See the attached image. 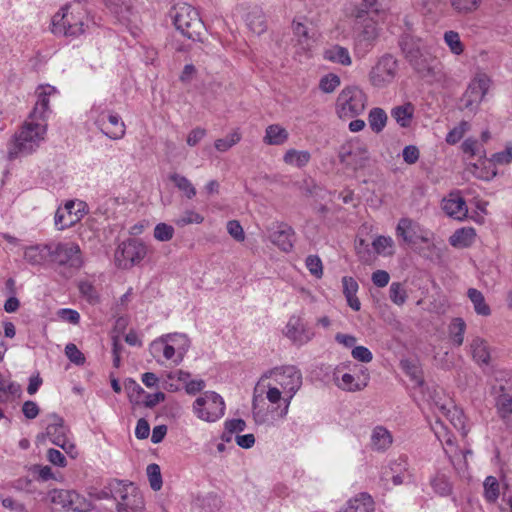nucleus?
Segmentation results:
<instances>
[{
    "instance_id": "1",
    "label": "nucleus",
    "mask_w": 512,
    "mask_h": 512,
    "mask_svg": "<svg viewBox=\"0 0 512 512\" xmlns=\"http://www.w3.org/2000/svg\"><path fill=\"white\" fill-rule=\"evenodd\" d=\"M301 386L300 369L294 365H282L264 372L255 390L265 391V398L272 405L271 412L276 413L280 418H285Z\"/></svg>"
},
{
    "instance_id": "2",
    "label": "nucleus",
    "mask_w": 512,
    "mask_h": 512,
    "mask_svg": "<svg viewBox=\"0 0 512 512\" xmlns=\"http://www.w3.org/2000/svg\"><path fill=\"white\" fill-rule=\"evenodd\" d=\"M47 129L46 121L27 117L7 143V159L14 161L36 153L46 138Z\"/></svg>"
},
{
    "instance_id": "3",
    "label": "nucleus",
    "mask_w": 512,
    "mask_h": 512,
    "mask_svg": "<svg viewBox=\"0 0 512 512\" xmlns=\"http://www.w3.org/2000/svg\"><path fill=\"white\" fill-rule=\"evenodd\" d=\"M190 348L191 339L186 333L172 332L151 341L148 351L157 364L177 367L184 361Z\"/></svg>"
},
{
    "instance_id": "4",
    "label": "nucleus",
    "mask_w": 512,
    "mask_h": 512,
    "mask_svg": "<svg viewBox=\"0 0 512 512\" xmlns=\"http://www.w3.org/2000/svg\"><path fill=\"white\" fill-rule=\"evenodd\" d=\"M90 18L85 5L74 1L62 6L51 21V31L58 36L77 38L88 28Z\"/></svg>"
},
{
    "instance_id": "5",
    "label": "nucleus",
    "mask_w": 512,
    "mask_h": 512,
    "mask_svg": "<svg viewBox=\"0 0 512 512\" xmlns=\"http://www.w3.org/2000/svg\"><path fill=\"white\" fill-rule=\"evenodd\" d=\"M367 106V95L358 86H347L338 94L336 114L341 119H351L362 114Z\"/></svg>"
},
{
    "instance_id": "6",
    "label": "nucleus",
    "mask_w": 512,
    "mask_h": 512,
    "mask_svg": "<svg viewBox=\"0 0 512 512\" xmlns=\"http://www.w3.org/2000/svg\"><path fill=\"white\" fill-rule=\"evenodd\" d=\"M173 22L183 36L193 41L199 40L204 30L198 11L187 3L174 7Z\"/></svg>"
},
{
    "instance_id": "7",
    "label": "nucleus",
    "mask_w": 512,
    "mask_h": 512,
    "mask_svg": "<svg viewBox=\"0 0 512 512\" xmlns=\"http://www.w3.org/2000/svg\"><path fill=\"white\" fill-rule=\"evenodd\" d=\"M225 401L214 391H206L195 399L192 404L194 415L201 421L214 423L225 414Z\"/></svg>"
},
{
    "instance_id": "8",
    "label": "nucleus",
    "mask_w": 512,
    "mask_h": 512,
    "mask_svg": "<svg viewBox=\"0 0 512 512\" xmlns=\"http://www.w3.org/2000/svg\"><path fill=\"white\" fill-rule=\"evenodd\" d=\"M399 72L398 60L389 53L380 56L371 67L369 83L378 89H383L394 83Z\"/></svg>"
},
{
    "instance_id": "9",
    "label": "nucleus",
    "mask_w": 512,
    "mask_h": 512,
    "mask_svg": "<svg viewBox=\"0 0 512 512\" xmlns=\"http://www.w3.org/2000/svg\"><path fill=\"white\" fill-rule=\"evenodd\" d=\"M492 80L485 73H477L469 82L462 96L464 109L476 112L487 95Z\"/></svg>"
},
{
    "instance_id": "10",
    "label": "nucleus",
    "mask_w": 512,
    "mask_h": 512,
    "mask_svg": "<svg viewBox=\"0 0 512 512\" xmlns=\"http://www.w3.org/2000/svg\"><path fill=\"white\" fill-rule=\"evenodd\" d=\"M147 255L146 245L136 239H129L117 247L114 258L119 268L129 269L141 262Z\"/></svg>"
},
{
    "instance_id": "11",
    "label": "nucleus",
    "mask_w": 512,
    "mask_h": 512,
    "mask_svg": "<svg viewBox=\"0 0 512 512\" xmlns=\"http://www.w3.org/2000/svg\"><path fill=\"white\" fill-rule=\"evenodd\" d=\"M118 512H142L145 501L140 490L132 483L120 482L116 488Z\"/></svg>"
},
{
    "instance_id": "12",
    "label": "nucleus",
    "mask_w": 512,
    "mask_h": 512,
    "mask_svg": "<svg viewBox=\"0 0 512 512\" xmlns=\"http://www.w3.org/2000/svg\"><path fill=\"white\" fill-rule=\"evenodd\" d=\"M49 249L51 261L58 265L79 268L83 263L81 249L75 242L49 243Z\"/></svg>"
},
{
    "instance_id": "13",
    "label": "nucleus",
    "mask_w": 512,
    "mask_h": 512,
    "mask_svg": "<svg viewBox=\"0 0 512 512\" xmlns=\"http://www.w3.org/2000/svg\"><path fill=\"white\" fill-rule=\"evenodd\" d=\"M340 163L353 171L362 169L369 160L367 147L359 141H349L340 147Z\"/></svg>"
},
{
    "instance_id": "14",
    "label": "nucleus",
    "mask_w": 512,
    "mask_h": 512,
    "mask_svg": "<svg viewBox=\"0 0 512 512\" xmlns=\"http://www.w3.org/2000/svg\"><path fill=\"white\" fill-rule=\"evenodd\" d=\"M87 213V205L81 200H69L55 213L54 223L58 230H64L78 223Z\"/></svg>"
},
{
    "instance_id": "15",
    "label": "nucleus",
    "mask_w": 512,
    "mask_h": 512,
    "mask_svg": "<svg viewBox=\"0 0 512 512\" xmlns=\"http://www.w3.org/2000/svg\"><path fill=\"white\" fill-rule=\"evenodd\" d=\"M428 396V400L433 405V408L447 418L456 429L461 430L465 436L467 431L465 430V416L462 410L457 408L451 401H442L440 394L436 390L428 392Z\"/></svg>"
},
{
    "instance_id": "16",
    "label": "nucleus",
    "mask_w": 512,
    "mask_h": 512,
    "mask_svg": "<svg viewBox=\"0 0 512 512\" xmlns=\"http://www.w3.org/2000/svg\"><path fill=\"white\" fill-rule=\"evenodd\" d=\"M50 419L51 422L46 427V436L54 445L75 457V445L67 435L68 429L65 427L63 419L56 414H52Z\"/></svg>"
},
{
    "instance_id": "17",
    "label": "nucleus",
    "mask_w": 512,
    "mask_h": 512,
    "mask_svg": "<svg viewBox=\"0 0 512 512\" xmlns=\"http://www.w3.org/2000/svg\"><path fill=\"white\" fill-rule=\"evenodd\" d=\"M346 364L338 365L333 371V381L335 385L346 392H358L363 390L368 385L369 374L366 370H362L363 379L359 376H354L348 372H344Z\"/></svg>"
},
{
    "instance_id": "18",
    "label": "nucleus",
    "mask_w": 512,
    "mask_h": 512,
    "mask_svg": "<svg viewBox=\"0 0 512 512\" xmlns=\"http://www.w3.org/2000/svg\"><path fill=\"white\" fill-rule=\"evenodd\" d=\"M57 90L49 84L39 85L35 91L36 102L33 110L28 117L37 121H46L49 112V104L51 96L55 95Z\"/></svg>"
},
{
    "instance_id": "19",
    "label": "nucleus",
    "mask_w": 512,
    "mask_h": 512,
    "mask_svg": "<svg viewBox=\"0 0 512 512\" xmlns=\"http://www.w3.org/2000/svg\"><path fill=\"white\" fill-rule=\"evenodd\" d=\"M396 235L408 244L415 243L417 240L423 243L430 241L428 233L424 232L420 225L410 218H401L398 221Z\"/></svg>"
},
{
    "instance_id": "20",
    "label": "nucleus",
    "mask_w": 512,
    "mask_h": 512,
    "mask_svg": "<svg viewBox=\"0 0 512 512\" xmlns=\"http://www.w3.org/2000/svg\"><path fill=\"white\" fill-rule=\"evenodd\" d=\"M285 336L297 345H305L310 342L314 334L306 327L299 315H292L284 329Z\"/></svg>"
},
{
    "instance_id": "21",
    "label": "nucleus",
    "mask_w": 512,
    "mask_h": 512,
    "mask_svg": "<svg viewBox=\"0 0 512 512\" xmlns=\"http://www.w3.org/2000/svg\"><path fill=\"white\" fill-rule=\"evenodd\" d=\"M442 209L448 217L457 221H463L468 216V207L460 191H453L443 198Z\"/></svg>"
},
{
    "instance_id": "22",
    "label": "nucleus",
    "mask_w": 512,
    "mask_h": 512,
    "mask_svg": "<svg viewBox=\"0 0 512 512\" xmlns=\"http://www.w3.org/2000/svg\"><path fill=\"white\" fill-rule=\"evenodd\" d=\"M400 48L405 55V58L418 70V72H425L429 74L431 68L426 64V59H422L423 55L420 51L419 46L415 45L413 38L406 36L400 41Z\"/></svg>"
},
{
    "instance_id": "23",
    "label": "nucleus",
    "mask_w": 512,
    "mask_h": 512,
    "mask_svg": "<svg viewBox=\"0 0 512 512\" xmlns=\"http://www.w3.org/2000/svg\"><path fill=\"white\" fill-rule=\"evenodd\" d=\"M50 258L49 244L26 246L23 250L24 260L32 266H42Z\"/></svg>"
},
{
    "instance_id": "24",
    "label": "nucleus",
    "mask_w": 512,
    "mask_h": 512,
    "mask_svg": "<svg viewBox=\"0 0 512 512\" xmlns=\"http://www.w3.org/2000/svg\"><path fill=\"white\" fill-rule=\"evenodd\" d=\"M136 0H106V6L121 22H128L133 16Z\"/></svg>"
},
{
    "instance_id": "25",
    "label": "nucleus",
    "mask_w": 512,
    "mask_h": 512,
    "mask_svg": "<svg viewBox=\"0 0 512 512\" xmlns=\"http://www.w3.org/2000/svg\"><path fill=\"white\" fill-rule=\"evenodd\" d=\"M338 512H374V501L366 493L349 499Z\"/></svg>"
},
{
    "instance_id": "26",
    "label": "nucleus",
    "mask_w": 512,
    "mask_h": 512,
    "mask_svg": "<svg viewBox=\"0 0 512 512\" xmlns=\"http://www.w3.org/2000/svg\"><path fill=\"white\" fill-rule=\"evenodd\" d=\"M342 292L346 298L348 306L354 310L359 311L361 309V302L357 297L359 285L357 281L351 276L342 277Z\"/></svg>"
},
{
    "instance_id": "27",
    "label": "nucleus",
    "mask_w": 512,
    "mask_h": 512,
    "mask_svg": "<svg viewBox=\"0 0 512 512\" xmlns=\"http://www.w3.org/2000/svg\"><path fill=\"white\" fill-rule=\"evenodd\" d=\"M470 354L479 365H487L490 361V349L487 341L479 336L472 338L469 344Z\"/></svg>"
},
{
    "instance_id": "28",
    "label": "nucleus",
    "mask_w": 512,
    "mask_h": 512,
    "mask_svg": "<svg viewBox=\"0 0 512 512\" xmlns=\"http://www.w3.org/2000/svg\"><path fill=\"white\" fill-rule=\"evenodd\" d=\"M429 483L433 492L440 497H448L453 493V484L444 471L435 472Z\"/></svg>"
},
{
    "instance_id": "29",
    "label": "nucleus",
    "mask_w": 512,
    "mask_h": 512,
    "mask_svg": "<svg viewBox=\"0 0 512 512\" xmlns=\"http://www.w3.org/2000/svg\"><path fill=\"white\" fill-rule=\"evenodd\" d=\"M289 139L288 130L280 124L268 125L265 129L263 142L266 145L281 146Z\"/></svg>"
},
{
    "instance_id": "30",
    "label": "nucleus",
    "mask_w": 512,
    "mask_h": 512,
    "mask_svg": "<svg viewBox=\"0 0 512 512\" xmlns=\"http://www.w3.org/2000/svg\"><path fill=\"white\" fill-rule=\"evenodd\" d=\"M311 160V153L308 150L290 148L283 154V162L290 167L304 168Z\"/></svg>"
},
{
    "instance_id": "31",
    "label": "nucleus",
    "mask_w": 512,
    "mask_h": 512,
    "mask_svg": "<svg viewBox=\"0 0 512 512\" xmlns=\"http://www.w3.org/2000/svg\"><path fill=\"white\" fill-rule=\"evenodd\" d=\"M476 240V230L472 227L457 229L449 238V243L455 248H466Z\"/></svg>"
},
{
    "instance_id": "32",
    "label": "nucleus",
    "mask_w": 512,
    "mask_h": 512,
    "mask_svg": "<svg viewBox=\"0 0 512 512\" xmlns=\"http://www.w3.org/2000/svg\"><path fill=\"white\" fill-rule=\"evenodd\" d=\"M379 32L380 29L376 21L370 18L364 19L362 28L357 36V41L359 43H365L368 46H373L379 37Z\"/></svg>"
},
{
    "instance_id": "33",
    "label": "nucleus",
    "mask_w": 512,
    "mask_h": 512,
    "mask_svg": "<svg viewBox=\"0 0 512 512\" xmlns=\"http://www.w3.org/2000/svg\"><path fill=\"white\" fill-rule=\"evenodd\" d=\"M323 58L342 66H350L352 64V59L348 49L340 45H333L325 49L323 52Z\"/></svg>"
},
{
    "instance_id": "34",
    "label": "nucleus",
    "mask_w": 512,
    "mask_h": 512,
    "mask_svg": "<svg viewBox=\"0 0 512 512\" xmlns=\"http://www.w3.org/2000/svg\"><path fill=\"white\" fill-rule=\"evenodd\" d=\"M393 443L392 434L383 426H376L371 434L372 447L377 451H385Z\"/></svg>"
},
{
    "instance_id": "35",
    "label": "nucleus",
    "mask_w": 512,
    "mask_h": 512,
    "mask_svg": "<svg viewBox=\"0 0 512 512\" xmlns=\"http://www.w3.org/2000/svg\"><path fill=\"white\" fill-rule=\"evenodd\" d=\"M108 121L112 125V129L105 131L103 129V122L98 119L96 123L101 127L102 132L112 140H120L125 136L126 126L122 119L117 114H110Z\"/></svg>"
},
{
    "instance_id": "36",
    "label": "nucleus",
    "mask_w": 512,
    "mask_h": 512,
    "mask_svg": "<svg viewBox=\"0 0 512 512\" xmlns=\"http://www.w3.org/2000/svg\"><path fill=\"white\" fill-rule=\"evenodd\" d=\"M414 110V106L411 103H405L392 108L391 116L400 127L407 128L412 122Z\"/></svg>"
},
{
    "instance_id": "37",
    "label": "nucleus",
    "mask_w": 512,
    "mask_h": 512,
    "mask_svg": "<svg viewBox=\"0 0 512 512\" xmlns=\"http://www.w3.org/2000/svg\"><path fill=\"white\" fill-rule=\"evenodd\" d=\"M467 296L473 305L475 313L479 316L488 317L491 315V308L487 304L485 297L481 291L476 288H469Z\"/></svg>"
},
{
    "instance_id": "38",
    "label": "nucleus",
    "mask_w": 512,
    "mask_h": 512,
    "mask_svg": "<svg viewBox=\"0 0 512 512\" xmlns=\"http://www.w3.org/2000/svg\"><path fill=\"white\" fill-rule=\"evenodd\" d=\"M169 179L172 181L174 186L182 193V195L188 200H191L196 196V187L192 183V181L188 179L186 176L181 175L179 173H173L169 176Z\"/></svg>"
},
{
    "instance_id": "39",
    "label": "nucleus",
    "mask_w": 512,
    "mask_h": 512,
    "mask_svg": "<svg viewBox=\"0 0 512 512\" xmlns=\"http://www.w3.org/2000/svg\"><path fill=\"white\" fill-rule=\"evenodd\" d=\"M372 247L378 255L389 257L395 253V242L390 236L378 235L372 241Z\"/></svg>"
},
{
    "instance_id": "40",
    "label": "nucleus",
    "mask_w": 512,
    "mask_h": 512,
    "mask_svg": "<svg viewBox=\"0 0 512 512\" xmlns=\"http://www.w3.org/2000/svg\"><path fill=\"white\" fill-rule=\"evenodd\" d=\"M449 338L453 345L459 347L464 342L466 323L462 318H454L449 325Z\"/></svg>"
},
{
    "instance_id": "41",
    "label": "nucleus",
    "mask_w": 512,
    "mask_h": 512,
    "mask_svg": "<svg viewBox=\"0 0 512 512\" xmlns=\"http://www.w3.org/2000/svg\"><path fill=\"white\" fill-rule=\"evenodd\" d=\"M500 495V484L496 477L487 476L483 482L484 499L491 504L496 503Z\"/></svg>"
},
{
    "instance_id": "42",
    "label": "nucleus",
    "mask_w": 512,
    "mask_h": 512,
    "mask_svg": "<svg viewBox=\"0 0 512 512\" xmlns=\"http://www.w3.org/2000/svg\"><path fill=\"white\" fill-rule=\"evenodd\" d=\"M386 112L379 107L372 108L368 114V123L371 130L375 133H380L386 126L387 123Z\"/></svg>"
},
{
    "instance_id": "43",
    "label": "nucleus",
    "mask_w": 512,
    "mask_h": 512,
    "mask_svg": "<svg viewBox=\"0 0 512 512\" xmlns=\"http://www.w3.org/2000/svg\"><path fill=\"white\" fill-rule=\"evenodd\" d=\"M292 31L298 45L301 46L303 50H308L310 48V35L307 25L300 20H294L292 22Z\"/></svg>"
},
{
    "instance_id": "44",
    "label": "nucleus",
    "mask_w": 512,
    "mask_h": 512,
    "mask_svg": "<svg viewBox=\"0 0 512 512\" xmlns=\"http://www.w3.org/2000/svg\"><path fill=\"white\" fill-rule=\"evenodd\" d=\"M272 242L281 250L288 252L293 247V231L291 228L278 230L271 236Z\"/></svg>"
},
{
    "instance_id": "45",
    "label": "nucleus",
    "mask_w": 512,
    "mask_h": 512,
    "mask_svg": "<svg viewBox=\"0 0 512 512\" xmlns=\"http://www.w3.org/2000/svg\"><path fill=\"white\" fill-rule=\"evenodd\" d=\"M242 135L238 129L233 130L231 133L223 138L217 139L214 142V147L218 152L224 153L230 150L233 146L241 141Z\"/></svg>"
},
{
    "instance_id": "46",
    "label": "nucleus",
    "mask_w": 512,
    "mask_h": 512,
    "mask_svg": "<svg viewBox=\"0 0 512 512\" xmlns=\"http://www.w3.org/2000/svg\"><path fill=\"white\" fill-rule=\"evenodd\" d=\"M452 9L460 15H467L475 12L481 5L482 0H449Z\"/></svg>"
},
{
    "instance_id": "47",
    "label": "nucleus",
    "mask_w": 512,
    "mask_h": 512,
    "mask_svg": "<svg viewBox=\"0 0 512 512\" xmlns=\"http://www.w3.org/2000/svg\"><path fill=\"white\" fill-rule=\"evenodd\" d=\"M93 507L92 502L75 491H71L69 506L67 511L87 512Z\"/></svg>"
},
{
    "instance_id": "48",
    "label": "nucleus",
    "mask_w": 512,
    "mask_h": 512,
    "mask_svg": "<svg viewBox=\"0 0 512 512\" xmlns=\"http://www.w3.org/2000/svg\"><path fill=\"white\" fill-rule=\"evenodd\" d=\"M204 222V216L194 209L185 210L181 216L174 220V223L178 227H185L191 224H201Z\"/></svg>"
},
{
    "instance_id": "49",
    "label": "nucleus",
    "mask_w": 512,
    "mask_h": 512,
    "mask_svg": "<svg viewBox=\"0 0 512 512\" xmlns=\"http://www.w3.org/2000/svg\"><path fill=\"white\" fill-rule=\"evenodd\" d=\"M470 123L462 120L455 127H453L446 135V142L449 145L457 144L464 135L470 130Z\"/></svg>"
},
{
    "instance_id": "50",
    "label": "nucleus",
    "mask_w": 512,
    "mask_h": 512,
    "mask_svg": "<svg viewBox=\"0 0 512 512\" xmlns=\"http://www.w3.org/2000/svg\"><path fill=\"white\" fill-rule=\"evenodd\" d=\"M444 42L454 55H461L464 52V45L460 39V35L456 31H446L444 33Z\"/></svg>"
},
{
    "instance_id": "51",
    "label": "nucleus",
    "mask_w": 512,
    "mask_h": 512,
    "mask_svg": "<svg viewBox=\"0 0 512 512\" xmlns=\"http://www.w3.org/2000/svg\"><path fill=\"white\" fill-rule=\"evenodd\" d=\"M146 473L151 489L159 491L163 484L160 466L156 463L149 464Z\"/></svg>"
},
{
    "instance_id": "52",
    "label": "nucleus",
    "mask_w": 512,
    "mask_h": 512,
    "mask_svg": "<svg viewBox=\"0 0 512 512\" xmlns=\"http://www.w3.org/2000/svg\"><path fill=\"white\" fill-rule=\"evenodd\" d=\"M341 84L340 77L334 73H328L321 77L319 89L326 94L333 93Z\"/></svg>"
},
{
    "instance_id": "53",
    "label": "nucleus",
    "mask_w": 512,
    "mask_h": 512,
    "mask_svg": "<svg viewBox=\"0 0 512 512\" xmlns=\"http://www.w3.org/2000/svg\"><path fill=\"white\" fill-rule=\"evenodd\" d=\"M72 490L54 489L49 493L52 504L62 509L68 510L69 500Z\"/></svg>"
},
{
    "instance_id": "54",
    "label": "nucleus",
    "mask_w": 512,
    "mask_h": 512,
    "mask_svg": "<svg viewBox=\"0 0 512 512\" xmlns=\"http://www.w3.org/2000/svg\"><path fill=\"white\" fill-rule=\"evenodd\" d=\"M497 411L501 418L506 419L512 414V393H503L496 400Z\"/></svg>"
},
{
    "instance_id": "55",
    "label": "nucleus",
    "mask_w": 512,
    "mask_h": 512,
    "mask_svg": "<svg viewBox=\"0 0 512 512\" xmlns=\"http://www.w3.org/2000/svg\"><path fill=\"white\" fill-rule=\"evenodd\" d=\"M174 234V227L164 222L156 224L153 231L154 238L159 242H168L172 240Z\"/></svg>"
},
{
    "instance_id": "56",
    "label": "nucleus",
    "mask_w": 512,
    "mask_h": 512,
    "mask_svg": "<svg viewBox=\"0 0 512 512\" xmlns=\"http://www.w3.org/2000/svg\"><path fill=\"white\" fill-rule=\"evenodd\" d=\"M407 468L408 464L406 459L404 458L396 459L389 464V470L393 473H396L395 475L392 476V482L394 485L398 486L403 484L404 479L401 473L403 471H407Z\"/></svg>"
},
{
    "instance_id": "57",
    "label": "nucleus",
    "mask_w": 512,
    "mask_h": 512,
    "mask_svg": "<svg viewBox=\"0 0 512 512\" xmlns=\"http://www.w3.org/2000/svg\"><path fill=\"white\" fill-rule=\"evenodd\" d=\"M389 296L391 301L397 306L404 305L407 300L406 290L399 282H393L390 285Z\"/></svg>"
},
{
    "instance_id": "58",
    "label": "nucleus",
    "mask_w": 512,
    "mask_h": 512,
    "mask_svg": "<svg viewBox=\"0 0 512 512\" xmlns=\"http://www.w3.org/2000/svg\"><path fill=\"white\" fill-rule=\"evenodd\" d=\"M305 264L309 272L315 276L317 279L322 278L323 276V264L321 259L317 255H309Z\"/></svg>"
},
{
    "instance_id": "59",
    "label": "nucleus",
    "mask_w": 512,
    "mask_h": 512,
    "mask_svg": "<svg viewBox=\"0 0 512 512\" xmlns=\"http://www.w3.org/2000/svg\"><path fill=\"white\" fill-rule=\"evenodd\" d=\"M79 291L81 295L85 297L90 304H96L99 302V294L96 288L91 283L81 282L79 284Z\"/></svg>"
},
{
    "instance_id": "60",
    "label": "nucleus",
    "mask_w": 512,
    "mask_h": 512,
    "mask_svg": "<svg viewBox=\"0 0 512 512\" xmlns=\"http://www.w3.org/2000/svg\"><path fill=\"white\" fill-rule=\"evenodd\" d=\"M126 390L128 394V398L131 402L138 404L144 396V389L134 380H129L126 383Z\"/></svg>"
},
{
    "instance_id": "61",
    "label": "nucleus",
    "mask_w": 512,
    "mask_h": 512,
    "mask_svg": "<svg viewBox=\"0 0 512 512\" xmlns=\"http://www.w3.org/2000/svg\"><path fill=\"white\" fill-rule=\"evenodd\" d=\"M247 23L250 30L256 34H261L265 31V21L261 13L250 14L247 17Z\"/></svg>"
},
{
    "instance_id": "62",
    "label": "nucleus",
    "mask_w": 512,
    "mask_h": 512,
    "mask_svg": "<svg viewBox=\"0 0 512 512\" xmlns=\"http://www.w3.org/2000/svg\"><path fill=\"white\" fill-rule=\"evenodd\" d=\"M226 227L228 234L233 239H235L238 242H243L245 240V233L239 221L230 220L227 222Z\"/></svg>"
},
{
    "instance_id": "63",
    "label": "nucleus",
    "mask_w": 512,
    "mask_h": 512,
    "mask_svg": "<svg viewBox=\"0 0 512 512\" xmlns=\"http://www.w3.org/2000/svg\"><path fill=\"white\" fill-rule=\"evenodd\" d=\"M65 354L71 362L77 365H82L85 362V357L83 353L73 343H69L66 345Z\"/></svg>"
},
{
    "instance_id": "64",
    "label": "nucleus",
    "mask_w": 512,
    "mask_h": 512,
    "mask_svg": "<svg viewBox=\"0 0 512 512\" xmlns=\"http://www.w3.org/2000/svg\"><path fill=\"white\" fill-rule=\"evenodd\" d=\"M490 161L494 165H508L512 162V146L506 147L505 150L494 153Z\"/></svg>"
}]
</instances>
